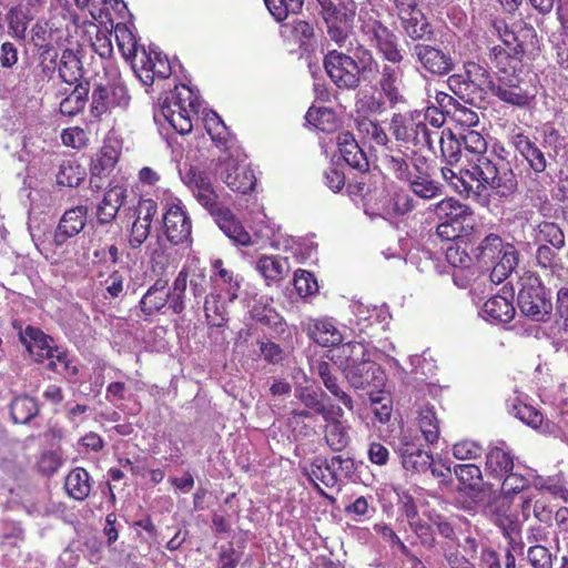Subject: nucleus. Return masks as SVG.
<instances>
[{
  "label": "nucleus",
  "instance_id": "nucleus-52",
  "mask_svg": "<svg viewBox=\"0 0 568 568\" xmlns=\"http://www.w3.org/2000/svg\"><path fill=\"white\" fill-rule=\"evenodd\" d=\"M7 19L10 34L14 39L23 40L29 22L34 18L24 12L23 7H18L8 12Z\"/></svg>",
  "mask_w": 568,
  "mask_h": 568
},
{
  "label": "nucleus",
  "instance_id": "nucleus-19",
  "mask_svg": "<svg viewBox=\"0 0 568 568\" xmlns=\"http://www.w3.org/2000/svg\"><path fill=\"white\" fill-rule=\"evenodd\" d=\"M343 416L344 410L337 406L323 417L325 442L335 452L343 450L351 443L349 426L343 420Z\"/></svg>",
  "mask_w": 568,
  "mask_h": 568
},
{
  "label": "nucleus",
  "instance_id": "nucleus-28",
  "mask_svg": "<svg viewBox=\"0 0 568 568\" xmlns=\"http://www.w3.org/2000/svg\"><path fill=\"white\" fill-rule=\"evenodd\" d=\"M336 142L341 156L351 168L357 170L367 169L368 162L366 155L359 148L358 142L355 140L352 133H338Z\"/></svg>",
  "mask_w": 568,
  "mask_h": 568
},
{
  "label": "nucleus",
  "instance_id": "nucleus-42",
  "mask_svg": "<svg viewBox=\"0 0 568 568\" xmlns=\"http://www.w3.org/2000/svg\"><path fill=\"white\" fill-rule=\"evenodd\" d=\"M89 94L88 84H77L75 88L60 102V112L73 116L85 106Z\"/></svg>",
  "mask_w": 568,
  "mask_h": 568
},
{
  "label": "nucleus",
  "instance_id": "nucleus-53",
  "mask_svg": "<svg viewBox=\"0 0 568 568\" xmlns=\"http://www.w3.org/2000/svg\"><path fill=\"white\" fill-rule=\"evenodd\" d=\"M311 478L320 480L326 487H333L338 481V474L336 473L333 460H316L311 466Z\"/></svg>",
  "mask_w": 568,
  "mask_h": 568
},
{
  "label": "nucleus",
  "instance_id": "nucleus-26",
  "mask_svg": "<svg viewBox=\"0 0 568 568\" xmlns=\"http://www.w3.org/2000/svg\"><path fill=\"white\" fill-rule=\"evenodd\" d=\"M442 176L459 194L469 196L470 193L476 195H481L485 192L487 195H490V192L496 193V189H477V179L468 174V168L465 171L456 172L453 166H443Z\"/></svg>",
  "mask_w": 568,
  "mask_h": 568
},
{
  "label": "nucleus",
  "instance_id": "nucleus-11",
  "mask_svg": "<svg viewBox=\"0 0 568 568\" xmlns=\"http://www.w3.org/2000/svg\"><path fill=\"white\" fill-rule=\"evenodd\" d=\"M181 179L199 204L210 214L216 212V210L222 206L219 202V195L206 172L191 166L184 173H181Z\"/></svg>",
  "mask_w": 568,
  "mask_h": 568
},
{
  "label": "nucleus",
  "instance_id": "nucleus-17",
  "mask_svg": "<svg viewBox=\"0 0 568 568\" xmlns=\"http://www.w3.org/2000/svg\"><path fill=\"white\" fill-rule=\"evenodd\" d=\"M412 55L432 74H448L454 68V62L449 54L428 44H415L412 49Z\"/></svg>",
  "mask_w": 568,
  "mask_h": 568
},
{
  "label": "nucleus",
  "instance_id": "nucleus-44",
  "mask_svg": "<svg viewBox=\"0 0 568 568\" xmlns=\"http://www.w3.org/2000/svg\"><path fill=\"white\" fill-rule=\"evenodd\" d=\"M412 192L424 200H430L438 196L442 192L440 185L428 174H415L408 180Z\"/></svg>",
  "mask_w": 568,
  "mask_h": 568
},
{
  "label": "nucleus",
  "instance_id": "nucleus-59",
  "mask_svg": "<svg viewBox=\"0 0 568 568\" xmlns=\"http://www.w3.org/2000/svg\"><path fill=\"white\" fill-rule=\"evenodd\" d=\"M483 447L474 440L464 439L453 446V455L459 460L477 459L483 455Z\"/></svg>",
  "mask_w": 568,
  "mask_h": 568
},
{
  "label": "nucleus",
  "instance_id": "nucleus-40",
  "mask_svg": "<svg viewBox=\"0 0 568 568\" xmlns=\"http://www.w3.org/2000/svg\"><path fill=\"white\" fill-rule=\"evenodd\" d=\"M85 169L73 160H64L59 165L57 183L62 186L75 187L85 178Z\"/></svg>",
  "mask_w": 568,
  "mask_h": 568
},
{
  "label": "nucleus",
  "instance_id": "nucleus-24",
  "mask_svg": "<svg viewBox=\"0 0 568 568\" xmlns=\"http://www.w3.org/2000/svg\"><path fill=\"white\" fill-rule=\"evenodd\" d=\"M211 215L223 233L235 244L248 246L253 243L250 233L226 206L222 205L216 212L211 213Z\"/></svg>",
  "mask_w": 568,
  "mask_h": 568
},
{
  "label": "nucleus",
  "instance_id": "nucleus-3",
  "mask_svg": "<svg viewBox=\"0 0 568 568\" xmlns=\"http://www.w3.org/2000/svg\"><path fill=\"white\" fill-rule=\"evenodd\" d=\"M200 97L189 85L175 88L171 99L166 98L154 114L159 122H168L178 133L186 134L192 131L193 116L197 114Z\"/></svg>",
  "mask_w": 568,
  "mask_h": 568
},
{
  "label": "nucleus",
  "instance_id": "nucleus-51",
  "mask_svg": "<svg viewBox=\"0 0 568 568\" xmlns=\"http://www.w3.org/2000/svg\"><path fill=\"white\" fill-rule=\"evenodd\" d=\"M355 123L358 133L362 134L364 139L382 146L387 144L388 136L386 132L374 121L361 116L355 120Z\"/></svg>",
  "mask_w": 568,
  "mask_h": 568
},
{
  "label": "nucleus",
  "instance_id": "nucleus-49",
  "mask_svg": "<svg viewBox=\"0 0 568 568\" xmlns=\"http://www.w3.org/2000/svg\"><path fill=\"white\" fill-rule=\"evenodd\" d=\"M305 120L323 132L332 131L335 128V114L328 108L311 106L306 112Z\"/></svg>",
  "mask_w": 568,
  "mask_h": 568
},
{
  "label": "nucleus",
  "instance_id": "nucleus-30",
  "mask_svg": "<svg viewBox=\"0 0 568 568\" xmlns=\"http://www.w3.org/2000/svg\"><path fill=\"white\" fill-rule=\"evenodd\" d=\"M310 337L322 346H337L344 336L335 323L329 318H320L308 325Z\"/></svg>",
  "mask_w": 568,
  "mask_h": 568
},
{
  "label": "nucleus",
  "instance_id": "nucleus-47",
  "mask_svg": "<svg viewBox=\"0 0 568 568\" xmlns=\"http://www.w3.org/2000/svg\"><path fill=\"white\" fill-rule=\"evenodd\" d=\"M204 126L210 134L211 139L217 144V145H225L229 146V136L230 132L222 121V119L219 116L217 113L214 111H209L204 115Z\"/></svg>",
  "mask_w": 568,
  "mask_h": 568
},
{
  "label": "nucleus",
  "instance_id": "nucleus-25",
  "mask_svg": "<svg viewBox=\"0 0 568 568\" xmlns=\"http://www.w3.org/2000/svg\"><path fill=\"white\" fill-rule=\"evenodd\" d=\"M331 359L343 372H347L362 362L368 359L367 347L361 342H348L332 351Z\"/></svg>",
  "mask_w": 568,
  "mask_h": 568
},
{
  "label": "nucleus",
  "instance_id": "nucleus-5",
  "mask_svg": "<svg viewBox=\"0 0 568 568\" xmlns=\"http://www.w3.org/2000/svg\"><path fill=\"white\" fill-rule=\"evenodd\" d=\"M503 253L499 265L493 267L490 278L494 283H501L516 268L518 264V253L514 245L504 243L496 234L487 235L475 250L477 262L487 270L490 268L494 256Z\"/></svg>",
  "mask_w": 568,
  "mask_h": 568
},
{
  "label": "nucleus",
  "instance_id": "nucleus-60",
  "mask_svg": "<svg viewBox=\"0 0 568 568\" xmlns=\"http://www.w3.org/2000/svg\"><path fill=\"white\" fill-rule=\"evenodd\" d=\"M471 231L473 227L459 225L458 223L439 221L436 234L444 241H454L470 234Z\"/></svg>",
  "mask_w": 568,
  "mask_h": 568
},
{
  "label": "nucleus",
  "instance_id": "nucleus-45",
  "mask_svg": "<svg viewBox=\"0 0 568 568\" xmlns=\"http://www.w3.org/2000/svg\"><path fill=\"white\" fill-rule=\"evenodd\" d=\"M418 426L426 443L434 444L439 438V424L433 407H424L418 413Z\"/></svg>",
  "mask_w": 568,
  "mask_h": 568
},
{
  "label": "nucleus",
  "instance_id": "nucleus-41",
  "mask_svg": "<svg viewBox=\"0 0 568 568\" xmlns=\"http://www.w3.org/2000/svg\"><path fill=\"white\" fill-rule=\"evenodd\" d=\"M59 74L68 84H74L82 78V63L73 51L64 50L62 52Z\"/></svg>",
  "mask_w": 568,
  "mask_h": 568
},
{
  "label": "nucleus",
  "instance_id": "nucleus-23",
  "mask_svg": "<svg viewBox=\"0 0 568 568\" xmlns=\"http://www.w3.org/2000/svg\"><path fill=\"white\" fill-rule=\"evenodd\" d=\"M344 375L351 386L356 389H365L371 385L379 387L384 382L381 367L371 362L369 358L354 367H351V369H347Z\"/></svg>",
  "mask_w": 568,
  "mask_h": 568
},
{
  "label": "nucleus",
  "instance_id": "nucleus-58",
  "mask_svg": "<svg viewBox=\"0 0 568 568\" xmlns=\"http://www.w3.org/2000/svg\"><path fill=\"white\" fill-rule=\"evenodd\" d=\"M294 286L300 296L306 297L318 291L314 275L305 270H298L294 274Z\"/></svg>",
  "mask_w": 568,
  "mask_h": 568
},
{
  "label": "nucleus",
  "instance_id": "nucleus-56",
  "mask_svg": "<svg viewBox=\"0 0 568 568\" xmlns=\"http://www.w3.org/2000/svg\"><path fill=\"white\" fill-rule=\"evenodd\" d=\"M115 37L123 57L126 59L132 57V62H134L138 55H140L141 49L138 48L136 40L132 32L126 28H116Z\"/></svg>",
  "mask_w": 568,
  "mask_h": 568
},
{
  "label": "nucleus",
  "instance_id": "nucleus-33",
  "mask_svg": "<svg viewBox=\"0 0 568 568\" xmlns=\"http://www.w3.org/2000/svg\"><path fill=\"white\" fill-rule=\"evenodd\" d=\"M124 199L125 190L122 186H114L108 190L98 206L97 214L100 223L111 222L116 216Z\"/></svg>",
  "mask_w": 568,
  "mask_h": 568
},
{
  "label": "nucleus",
  "instance_id": "nucleus-1",
  "mask_svg": "<svg viewBox=\"0 0 568 568\" xmlns=\"http://www.w3.org/2000/svg\"><path fill=\"white\" fill-rule=\"evenodd\" d=\"M460 141L466 151L468 174L477 179V189H496L498 195L513 190V173L501 159L487 154V142L479 132L467 130Z\"/></svg>",
  "mask_w": 568,
  "mask_h": 568
},
{
  "label": "nucleus",
  "instance_id": "nucleus-39",
  "mask_svg": "<svg viewBox=\"0 0 568 568\" xmlns=\"http://www.w3.org/2000/svg\"><path fill=\"white\" fill-rule=\"evenodd\" d=\"M204 313L210 325L222 327L227 322L226 305L221 293L211 292L204 301Z\"/></svg>",
  "mask_w": 568,
  "mask_h": 568
},
{
  "label": "nucleus",
  "instance_id": "nucleus-9",
  "mask_svg": "<svg viewBox=\"0 0 568 568\" xmlns=\"http://www.w3.org/2000/svg\"><path fill=\"white\" fill-rule=\"evenodd\" d=\"M130 102L129 91L121 81L99 84L92 92L91 113L97 118L106 113H122L128 110Z\"/></svg>",
  "mask_w": 568,
  "mask_h": 568
},
{
  "label": "nucleus",
  "instance_id": "nucleus-4",
  "mask_svg": "<svg viewBox=\"0 0 568 568\" xmlns=\"http://www.w3.org/2000/svg\"><path fill=\"white\" fill-rule=\"evenodd\" d=\"M356 12L355 0H338L337 4L320 11L329 41L339 48L353 47Z\"/></svg>",
  "mask_w": 568,
  "mask_h": 568
},
{
  "label": "nucleus",
  "instance_id": "nucleus-15",
  "mask_svg": "<svg viewBox=\"0 0 568 568\" xmlns=\"http://www.w3.org/2000/svg\"><path fill=\"white\" fill-rule=\"evenodd\" d=\"M398 454L405 469L422 473L432 464L433 457L420 443V438L410 432H404L399 438Z\"/></svg>",
  "mask_w": 568,
  "mask_h": 568
},
{
  "label": "nucleus",
  "instance_id": "nucleus-61",
  "mask_svg": "<svg viewBox=\"0 0 568 568\" xmlns=\"http://www.w3.org/2000/svg\"><path fill=\"white\" fill-rule=\"evenodd\" d=\"M363 32L368 37V40L376 48L384 41L386 38L390 37L392 31L382 24L378 20H369L364 22L362 26Z\"/></svg>",
  "mask_w": 568,
  "mask_h": 568
},
{
  "label": "nucleus",
  "instance_id": "nucleus-54",
  "mask_svg": "<svg viewBox=\"0 0 568 568\" xmlns=\"http://www.w3.org/2000/svg\"><path fill=\"white\" fill-rule=\"evenodd\" d=\"M48 367L51 371L63 375L65 378H73L78 375L79 372L74 359L71 358L69 353L63 348L58 352V355H55L54 359L49 362Z\"/></svg>",
  "mask_w": 568,
  "mask_h": 568
},
{
  "label": "nucleus",
  "instance_id": "nucleus-36",
  "mask_svg": "<svg viewBox=\"0 0 568 568\" xmlns=\"http://www.w3.org/2000/svg\"><path fill=\"white\" fill-rule=\"evenodd\" d=\"M438 142L443 160L446 162V166L456 165L462 158V141L457 139L450 130H444L437 132L434 135V144Z\"/></svg>",
  "mask_w": 568,
  "mask_h": 568
},
{
  "label": "nucleus",
  "instance_id": "nucleus-21",
  "mask_svg": "<svg viewBox=\"0 0 568 568\" xmlns=\"http://www.w3.org/2000/svg\"><path fill=\"white\" fill-rule=\"evenodd\" d=\"M22 341L31 356L39 363L45 359L51 362V359L55 358L58 352L61 351V347L49 335L32 326H28L24 329Z\"/></svg>",
  "mask_w": 568,
  "mask_h": 568
},
{
  "label": "nucleus",
  "instance_id": "nucleus-64",
  "mask_svg": "<svg viewBox=\"0 0 568 568\" xmlns=\"http://www.w3.org/2000/svg\"><path fill=\"white\" fill-rule=\"evenodd\" d=\"M61 140L65 146L81 149L87 144L88 136L83 129L73 126L62 131Z\"/></svg>",
  "mask_w": 568,
  "mask_h": 568
},
{
  "label": "nucleus",
  "instance_id": "nucleus-29",
  "mask_svg": "<svg viewBox=\"0 0 568 568\" xmlns=\"http://www.w3.org/2000/svg\"><path fill=\"white\" fill-rule=\"evenodd\" d=\"M480 315L487 322L508 323L514 318L515 307L508 298L496 295L484 303Z\"/></svg>",
  "mask_w": 568,
  "mask_h": 568
},
{
  "label": "nucleus",
  "instance_id": "nucleus-34",
  "mask_svg": "<svg viewBox=\"0 0 568 568\" xmlns=\"http://www.w3.org/2000/svg\"><path fill=\"white\" fill-rule=\"evenodd\" d=\"M169 297L166 282L158 280L143 295L140 302L141 310L146 315L160 312L169 303Z\"/></svg>",
  "mask_w": 568,
  "mask_h": 568
},
{
  "label": "nucleus",
  "instance_id": "nucleus-20",
  "mask_svg": "<svg viewBox=\"0 0 568 568\" xmlns=\"http://www.w3.org/2000/svg\"><path fill=\"white\" fill-rule=\"evenodd\" d=\"M87 215L88 207L85 205H78L67 210L53 233L54 245L62 246L69 239L78 235L85 226Z\"/></svg>",
  "mask_w": 568,
  "mask_h": 568
},
{
  "label": "nucleus",
  "instance_id": "nucleus-27",
  "mask_svg": "<svg viewBox=\"0 0 568 568\" xmlns=\"http://www.w3.org/2000/svg\"><path fill=\"white\" fill-rule=\"evenodd\" d=\"M213 267L215 270V275L211 277L214 283L213 292L221 294L225 293L227 301L230 303L234 302L237 298L239 291L241 288L242 281L240 276L225 268L221 260L214 261Z\"/></svg>",
  "mask_w": 568,
  "mask_h": 568
},
{
  "label": "nucleus",
  "instance_id": "nucleus-48",
  "mask_svg": "<svg viewBox=\"0 0 568 568\" xmlns=\"http://www.w3.org/2000/svg\"><path fill=\"white\" fill-rule=\"evenodd\" d=\"M264 3L277 21H284L290 14H296L302 10L303 0H264Z\"/></svg>",
  "mask_w": 568,
  "mask_h": 568
},
{
  "label": "nucleus",
  "instance_id": "nucleus-22",
  "mask_svg": "<svg viewBox=\"0 0 568 568\" xmlns=\"http://www.w3.org/2000/svg\"><path fill=\"white\" fill-rule=\"evenodd\" d=\"M433 212L438 221L474 227L475 220L471 209L454 197H446L436 203L433 206Z\"/></svg>",
  "mask_w": 568,
  "mask_h": 568
},
{
  "label": "nucleus",
  "instance_id": "nucleus-37",
  "mask_svg": "<svg viewBox=\"0 0 568 568\" xmlns=\"http://www.w3.org/2000/svg\"><path fill=\"white\" fill-rule=\"evenodd\" d=\"M287 258L280 256H262L256 263V270L268 282H277L288 273Z\"/></svg>",
  "mask_w": 568,
  "mask_h": 568
},
{
  "label": "nucleus",
  "instance_id": "nucleus-12",
  "mask_svg": "<svg viewBox=\"0 0 568 568\" xmlns=\"http://www.w3.org/2000/svg\"><path fill=\"white\" fill-rule=\"evenodd\" d=\"M400 26L412 40L427 39L432 29L416 0H394Z\"/></svg>",
  "mask_w": 568,
  "mask_h": 568
},
{
  "label": "nucleus",
  "instance_id": "nucleus-14",
  "mask_svg": "<svg viewBox=\"0 0 568 568\" xmlns=\"http://www.w3.org/2000/svg\"><path fill=\"white\" fill-rule=\"evenodd\" d=\"M134 73L144 85H151L155 77L165 79L171 74V65L161 52L141 48L140 55L132 62Z\"/></svg>",
  "mask_w": 568,
  "mask_h": 568
},
{
  "label": "nucleus",
  "instance_id": "nucleus-7",
  "mask_svg": "<svg viewBox=\"0 0 568 568\" xmlns=\"http://www.w3.org/2000/svg\"><path fill=\"white\" fill-rule=\"evenodd\" d=\"M216 174L233 191L247 193L253 190L256 179L253 171L241 159L237 148L227 146L224 155L219 158Z\"/></svg>",
  "mask_w": 568,
  "mask_h": 568
},
{
  "label": "nucleus",
  "instance_id": "nucleus-62",
  "mask_svg": "<svg viewBox=\"0 0 568 568\" xmlns=\"http://www.w3.org/2000/svg\"><path fill=\"white\" fill-rule=\"evenodd\" d=\"M386 163L388 170L398 180L408 182V180L414 175L409 162H407V160L399 154L386 156Z\"/></svg>",
  "mask_w": 568,
  "mask_h": 568
},
{
  "label": "nucleus",
  "instance_id": "nucleus-16",
  "mask_svg": "<svg viewBox=\"0 0 568 568\" xmlns=\"http://www.w3.org/2000/svg\"><path fill=\"white\" fill-rule=\"evenodd\" d=\"M489 88L499 100L519 108L527 106L535 98L534 92H529L520 85L517 75L499 77L496 82L489 81Z\"/></svg>",
  "mask_w": 568,
  "mask_h": 568
},
{
  "label": "nucleus",
  "instance_id": "nucleus-6",
  "mask_svg": "<svg viewBox=\"0 0 568 568\" xmlns=\"http://www.w3.org/2000/svg\"><path fill=\"white\" fill-rule=\"evenodd\" d=\"M518 306L520 312L536 322H546L550 318L552 303L549 292L540 280L526 272L518 281Z\"/></svg>",
  "mask_w": 568,
  "mask_h": 568
},
{
  "label": "nucleus",
  "instance_id": "nucleus-38",
  "mask_svg": "<svg viewBox=\"0 0 568 568\" xmlns=\"http://www.w3.org/2000/svg\"><path fill=\"white\" fill-rule=\"evenodd\" d=\"M323 395V393L320 394L313 387L302 385L295 386V397L305 406V408L325 417L326 414L331 413V410L336 408L337 405H324L321 398Z\"/></svg>",
  "mask_w": 568,
  "mask_h": 568
},
{
  "label": "nucleus",
  "instance_id": "nucleus-63",
  "mask_svg": "<svg viewBox=\"0 0 568 568\" xmlns=\"http://www.w3.org/2000/svg\"><path fill=\"white\" fill-rule=\"evenodd\" d=\"M501 483V490L505 495L516 494L528 486V479L518 471H508Z\"/></svg>",
  "mask_w": 568,
  "mask_h": 568
},
{
  "label": "nucleus",
  "instance_id": "nucleus-10",
  "mask_svg": "<svg viewBox=\"0 0 568 568\" xmlns=\"http://www.w3.org/2000/svg\"><path fill=\"white\" fill-rule=\"evenodd\" d=\"M511 413L525 425L531 427L540 434L559 438L561 442L568 445V425L564 418H561L558 423H555L550 419H545L540 410L521 402L513 405Z\"/></svg>",
  "mask_w": 568,
  "mask_h": 568
},
{
  "label": "nucleus",
  "instance_id": "nucleus-43",
  "mask_svg": "<svg viewBox=\"0 0 568 568\" xmlns=\"http://www.w3.org/2000/svg\"><path fill=\"white\" fill-rule=\"evenodd\" d=\"M400 73L397 68L385 65L382 71L379 85L385 97L390 103H397L402 100L399 93Z\"/></svg>",
  "mask_w": 568,
  "mask_h": 568
},
{
  "label": "nucleus",
  "instance_id": "nucleus-31",
  "mask_svg": "<svg viewBox=\"0 0 568 568\" xmlns=\"http://www.w3.org/2000/svg\"><path fill=\"white\" fill-rule=\"evenodd\" d=\"M494 523L501 529L504 536L508 538L513 550H523V545L517 544L520 534V525L517 517L509 510V507L503 505L494 514Z\"/></svg>",
  "mask_w": 568,
  "mask_h": 568
},
{
  "label": "nucleus",
  "instance_id": "nucleus-35",
  "mask_svg": "<svg viewBox=\"0 0 568 568\" xmlns=\"http://www.w3.org/2000/svg\"><path fill=\"white\" fill-rule=\"evenodd\" d=\"M65 491L75 500H84L91 490L90 475L82 468L72 469L65 477Z\"/></svg>",
  "mask_w": 568,
  "mask_h": 568
},
{
  "label": "nucleus",
  "instance_id": "nucleus-8",
  "mask_svg": "<svg viewBox=\"0 0 568 568\" xmlns=\"http://www.w3.org/2000/svg\"><path fill=\"white\" fill-rule=\"evenodd\" d=\"M396 140L434 151L436 130H429L422 120V113L395 114L390 123Z\"/></svg>",
  "mask_w": 568,
  "mask_h": 568
},
{
  "label": "nucleus",
  "instance_id": "nucleus-13",
  "mask_svg": "<svg viewBox=\"0 0 568 568\" xmlns=\"http://www.w3.org/2000/svg\"><path fill=\"white\" fill-rule=\"evenodd\" d=\"M166 239L174 245L190 242L192 222L180 200L166 204L163 214Z\"/></svg>",
  "mask_w": 568,
  "mask_h": 568
},
{
  "label": "nucleus",
  "instance_id": "nucleus-57",
  "mask_svg": "<svg viewBox=\"0 0 568 568\" xmlns=\"http://www.w3.org/2000/svg\"><path fill=\"white\" fill-rule=\"evenodd\" d=\"M549 545H531L527 550V558L534 568H552V555Z\"/></svg>",
  "mask_w": 568,
  "mask_h": 568
},
{
  "label": "nucleus",
  "instance_id": "nucleus-55",
  "mask_svg": "<svg viewBox=\"0 0 568 568\" xmlns=\"http://www.w3.org/2000/svg\"><path fill=\"white\" fill-rule=\"evenodd\" d=\"M538 241L546 242L559 250L565 245L562 230L552 222H542L538 225Z\"/></svg>",
  "mask_w": 568,
  "mask_h": 568
},
{
  "label": "nucleus",
  "instance_id": "nucleus-18",
  "mask_svg": "<svg viewBox=\"0 0 568 568\" xmlns=\"http://www.w3.org/2000/svg\"><path fill=\"white\" fill-rule=\"evenodd\" d=\"M158 212V204L152 199H141L136 206V219L132 224L129 244L131 248H139L150 235L153 216Z\"/></svg>",
  "mask_w": 568,
  "mask_h": 568
},
{
  "label": "nucleus",
  "instance_id": "nucleus-2",
  "mask_svg": "<svg viewBox=\"0 0 568 568\" xmlns=\"http://www.w3.org/2000/svg\"><path fill=\"white\" fill-rule=\"evenodd\" d=\"M324 68L331 80L341 89H355L361 81L375 78L378 63L371 51L359 47L354 57L331 50L324 58Z\"/></svg>",
  "mask_w": 568,
  "mask_h": 568
},
{
  "label": "nucleus",
  "instance_id": "nucleus-32",
  "mask_svg": "<svg viewBox=\"0 0 568 568\" xmlns=\"http://www.w3.org/2000/svg\"><path fill=\"white\" fill-rule=\"evenodd\" d=\"M514 456L504 447H493L486 455V470L497 479L514 470Z\"/></svg>",
  "mask_w": 568,
  "mask_h": 568
},
{
  "label": "nucleus",
  "instance_id": "nucleus-46",
  "mask_svg": "<svg viewBox=\"0 0 568 568\" xmlns=\"http://www.w3.org/2000/svg\"><path fill=\"white\" fill-rule=\"evenodd\" d=\"M187 277L189 273L185 267H183L173 282V286L169 292V306L175 313L180 314L184 310V296L185 290L187 286Z\"/></svg>",
  "mask_w": 568,
  "mask_h": 568
},
{
  "label": "nucleus",
  "instance_id": "nucleus-50",
  "mask_svg": "<svg viewBox=\"0 0 568 568\" xmlns=\"http://www.w3.org/2000/svg\"><path fill=\"white\" fill-rule=\"evenodd\" d=\"M10 412L14 423L26 424L37 414L38 408L31 397L21 396L12 400Z\"/></svg>",
  "mask_w": 568,
  "mask_h": 568
}]
</instances>
